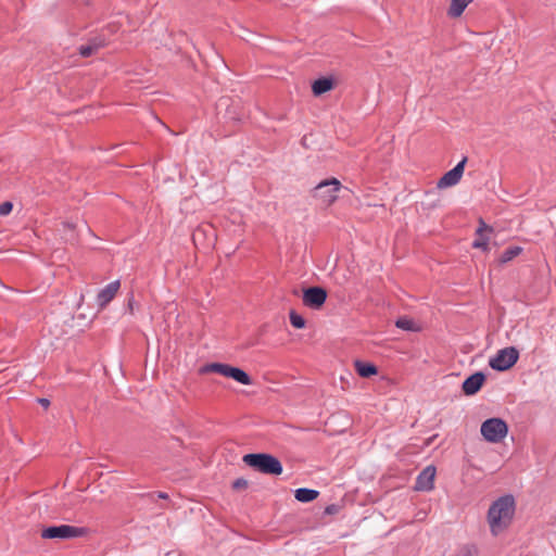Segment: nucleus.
<instances>
[{"instance_id":"20e7f679","label":"nucleus","mask_w":556,"mask_h":556,"mask_svg":"<svg viewBox=\"0 0 556 556\" xmlns=\"http://www.w3.org/2000/svg\"><path fill=\"white\" fill-rule=\"evenodd\" d=\"M201 372H216L224 377L231 378L244 386H249L252 383L250 376L244 370L238 367H232L228 364L212 363L204 366L201 369Z\"/></svg>"},{"instance_id":"7ed1b4c3","label":"nucleus","mask_w":556,"mask_h":556,"mask_svg":"<svg viewBox=\"0 0 556 556\" xmlns=\"http://www.w3.org/2000/svg\"><path fill=\"white\" fill-rule=\"evenodd\" d=\"M342 185L337 178H329L320 181L313 190V198L325 206L332 205L341 190Z\"/></svg>"},{"instance_id":"6ab92c4d","label":"nucleus","mask_w":556,"mask_h":556,"mask_svg":"<svg viewBox=\"0 0 556 556\" xmlns=\"http://www.w3.org/2000/svg\"><path fill=\"white\" fill-rule=\"evenodd\" d=\"M100 48V45L98 43H88V45H83L79 47V54L84 58H89L91 55H93Z\"/></svg>"},{"instance_id":"4be33fe9","label":"nucleus","mask_w":556,"mask_h":556,"mask_svg":"<svg viewBox=\"0 0 556 556\" xmlns=\"http://www.w3.org/2000/svg\"><path fill=\"white\" fill-rule=\"evenodd\" d=\"M64 229L66 230L65 239L67 241L74 242L76 240L75 226L71 223H65Z\"/></svg>"},{"instance_id":"423d86ee","label":"nucleus","mask_w":556,"mask_h":556,"mask_svg":"<svg viewBox=\"0 0 556 556\" xmlns=\"http://www.w3.org/2000/svg\"><path fill=\"white\" fill-rule=\"evenodd\" d=\"M519 358V352L514 346H508L497 351V353L490 358L489 365L492 369L504 371L511 368Z\"/></svg>"},{"instance_id":"5701e85b","label":"nucleus","mask_w":556,"mask_h":556,"mask_svg":"<svg viewBox=\"0 0 556 556\" xmlns=\"http://www.w3.org/2000/svg\"><path fill=\"white\" fill-rule=\"evenodd\" d=\"M12 210H13V204L9 201H5L0 204V215L1 216L9 215L12 212Z\"/></svg>"},{"instance_id":"b1692460","label":"nucleus","mask_w":556,"mask_h":556,"mask_svg":"<svg viewBox=\"0 0 556 556\" xmlns=\"http://www.w3.org/2000/svg\"><path fill=\"white\" fill-rule=\"evenodd\" d=\"M138 307V304L137 302L135 301V298L134 295H130L128 298V302H127V311L130 315H134L135 313V309Z\"/></svg>"},{"instance_id":"9d476101","label":"nucleus","mask_w":556,"mask_h":556,"mask_svg":"<svg viewBox=\"0 0 556 556\" xmlns=\"http://www.w3.org/2000/svg\"><path fill=\"white\" fill-rule=\"evenodd\" d=\"M435 467L427 466L417 477L415 489L417 491H431L434 486Z\"/></svg>"},{"instance_id":"f8f14e48","label":"nucleus","mask_w":556,"mask_h":556,"mask_svg":"<svg viewBox=\"0 0 556 556\" xmlns=\"http://www.w3.org/2000/svg\"><path fill=\"white\" fill-rule=\"evenodd\" d=\"M484 381H485V376L482 372H476V374L469 376L463 382V387H462L463 392L466 395H473L481 389Z\"/></svg>"},{"instance_id":"ddd939ff","label":"nucleus","mask_w":556,"mask_h":556,"mask_svg":"<svg viewBox=\"0 0 556 556\" xmlns=\"http://www.w3.org/2000/svg\"><path fill=\"white\" fill-rule=\"evenodd\" d=\"M333 81L331 78H319L316 79L312 85V91L314 96H320L333 89Z\"/></svg>"},{"instance_id":"f03ea898","label":"nucleus","mask_w":556,"mask_h":556,"mask_svg":"<svg viewBox=\"0 0 556 556\" xmlns=\"http://www.w3.org/2000/svg\"><path fill=\"white\" fill-rule=\"evenodd\" d=\"M243 462L255 470L266 475H280L282 472L281 463L269 454H247Z\"/></svg>"},{"instance_id":"0eeeda50","label":"nucleus","mask_w":556,"mask_h":556,"mask_svg":"<svg viewBox=\"0 0 556 556\" xmlns=\"http://www.w3.org/2000/svg\"><path fill=\"white\" fill-rule=\"evenodd\" d=\"M83 534L84 529L68 525L49 527L41 531V538L43 539H72Z\"/></svg>"},{"instance_id":"9b49d317","label":"nucleus","mask_w":556,"mask_h":556,"mask_svg":"<svg viewBox=\"0 0 556 556\" xmlns=\"http://www.w3.org/2000/svg\"><path fill=\"white\" fill-rule=\"evenodd\" d=\"M119 288V280H114L101 289L97 295V303L99 307L104 308L115 298Z\"/></svg>"},{"instance_id":"f257e3e1","label":"nucleus","mask_w":556,"mask_h":556,"mask_svg":"<svg viewBox=\"0 0 556 556\" xmlns=\"http://www.w3.org/2000/svg\"><path fill=\"white\" fill-rule=\"evenodd\" d=\"M516 513V501L510 494L493 501L486 513V523L493 536L504 533L513 523Z\"/></svg>"},{"instance_id":"c85d7f7f","label":"nucleus","mask_w":556,"mask_h":556,"mask_svg":"<svg viewBox=\"0 0 556 556\" xmlns=\"http://www.w3.org/2000/svg\"><path fill=\"white\" fill-rule=\"evenodd\" d=\"M157 496H159L160 498H164V500L168 497V495H167L166 493H163V492H160V493L157 494Z\"/></svg>"},{"instance_id":"1a4fd4ad","label":"nucleus","mask_w":556,"mask_h":556,"mask_svg":"<svg viewBox=\"0 0 556 556\" xmlns=\"http://www.w3.org/2000/svg\"><path fill=\"white\" fill-rule=\"evenodd\" d=\"M466 163H467V157H464L454 168L446 172L439 179L437 187L439 189H445V188L456 186L460 181V179L464 175Z\"/></svg>"},{"instance_id":"cd10ccee","label":"nucleus","mask_w":556,"mask_h":556,"mask_svg":"<svg viewBox=\"0 0 556 556\" xmlns=\"http://www.w3.org/2000/svg\"><path fill=\"white\" fill-rule=\"evenodd\" d=\"M38 402L45 407L48 408L50 405V401L47 399H39Z\"/></svg>"},{"instance_id":"bb28decb","label":"nucleus","mask_w":556,"mask_h":556,"mask_svg":"<svg viewBox=\"0 0 556 556\" xmlns=\"http://www.w3.org/2000/svg\"><path fill=\"white\" fill-rule=\"evenodd\" d=\"M456 556H475V551L470 547H465Z\"/></svg>"},{"instance_id":"a211bd4d","label":"nucleus","mask_w":556,"mask_h":556,"mask_svg":"<svg viewBox=\"0 0 556 556\" xmlns=\"http://www.w3.org/2000/svg\"><path fill=\"white\" fill-rule=\"evenodd\" d=\"M522 252L521 247H510L506 249L500 256L498 262L500 264H506L510 261H513L515 257L520 255Z\"/></svg>"},{"instance_id":"39448f33","label":"nucleus","mask_w":556,"mask_h":556,"mask_svg":"<svg viewBox=\"0 0 556 556\" xmlns=\"http://www.w3.org/2000/svg\"><path fill=\"white\" fill-rule=\"evenodd\" d=\"M480 431L488 442L498 443L506 438L508 426L501 418H490L482 422Z\"/></svg>"},{"instance_id":"412c9836","label":"nucleus","mask_w":556,"mask_h":556,"mask_svg":"<svg viewBox=\"0 0 556 556\" xmlns=\"http://www.w3.org/2000/svg\"><path fill=\"white\" fill-rule=\"evenodd\" d=\"M472 247L475 249H481V250L488 252L489 251V238L484 237L483 235L479 236V238L472 242Z\"/></svg>"},{"instance_id":"dca6fc26","label":"nucleus","mask_w":556,"mask_h":556,"mask_svg":"<svg viewBox=\"0 0 556 556\" xmlns=\"http://www.w3.org/2000/svg\"><path fill=\"white\" fill-rule=\"evenodd\" d=\"M472 0H452L448 8L451 17H459Z\"/></svg>"},{"instance_id":"2eb2a0df","label":"nucleus","mask_w":556,"mask_h":556,"mask_svg":"<svg viewBox=\"0 0 556 556\" xmlns=\"http://www.w3.org/2000/svg\"><path fill=\"white\" fill-rule=\"evenodd\" d=\"M319 492L312 489L301 488L298 489L294 493V497L302 503H308L317 498Z\"/></svg>"},{"instance_id":"aec40b11","label":"nucleus","mask_w":556,"mask_h":556,"mask_svg":"<svg viewBox=\"0 0 556 556\" xmlns=\"http://www.w3.org/2000/svg\"><path fill=\"white\" fill-rule=\"evenodd\" d=\"M290 323L296 329H302L305 327V319L294 311L290 313Z\"/></svg>"},{"instance_id":"393cba45","label":"nucleus","mask_w":556,"mask_h":556,"mask_svg":"<svg viewBox=\"0 0 556 556\" xmlns=\"http://www.w3.org/2000/svg\"><path fill=\"white\" fill-rule=\"evenodd\" d=\"M484 231L492 232L493 229L489 225H486L482 219L479 220V228L477 229V235L481 236Z\"/></svg>"},{"instance_id":"4468645a","label":"nucleus","mask_w":556,"mask_h":556,"mask_svg":"<svg viewBox=\"0 0 556 556\" xmlns=\"http://www.w3.org/2000/svg\"><path fill=\"white\" fill-rule=\"evenodd\" d=\"M356 372L363 378H369L377 374V367L371 363L356 361L354 363Z\"/></svg>"},{"instance_id":"6e6552de","label":"nucleus","mask_w":556,"mask_h":556,"mask_svg":"<svg viewBox=\"0 0 556 556\" xmlns=\"http://www.w3.org/2000/svg\"><path fill=\"white\" fill-rule=\"evenodd\" d=\"M327 291L321 287H309L303 290V304L319 309L326 302Z\"/></svg>"},{"instance_id":"a878e982","label":"nucleus","mask_w":556,"mask_h":556,"mask_svg":"<svg viewBox=\"0 0 556 556\" xmlns=\"http://www.w3.org/2000/svg\"><path fill=\"white\" fill-rule=\"evenodd\" d=\"M248 486V481L240 478V479H237L236 481H233L232 483V488L235 490H242V489H245Z\"/></svg>"},{"instance_id":"f3484780","label":"nucleus","mask_w":556,"mask_h":556,"mask_svg":"<svg viewBox=\"0 0 556 556\" xmlns=\"http://www.w3.org/2000/svg\"><path fill=\"white\" fill-rule=\"evenodd\" d=\"M395 326L402 330H406V331H414V332H417V331H420V326L415 323L412 318H408V317H400L396 321H395Z\"/></svg>"}]
</instances>
